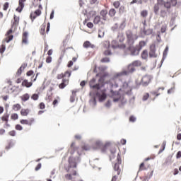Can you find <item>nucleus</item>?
Listing matches in <instances>:
<instances>
[{"label":"nucleus","instance_id":"f257e3e1","mask_svg":"<svg viewBox=\"0 0 181 181\" xmlns=\"http://www.w3.org/2000/svg\"><path fill=\"white\" fill-rule=\"evenodd\" d=\"M122 160L121 159V155L119 153L117 154V161L113 165V172H112V178L111 181H117L118 180V176L121 175L122 173Z\"/></svg>","mask_w":181,"mask_h":181},{"label":"nucleus","instance_id":"f03ea898","mask_svg":"<svg viewBox=\"0 0 181 181\" xmlns=\"http://www.w3.org/2000/svg\"><path fill=\"white\" fill-rule=\"evenodd\" d=\"M109 84L111 87L110 94L113 98V100L115 103L117 101H119V98H121V94L119 93V90H114V88H118V83H117L116 78H111L109 80Z\"/></svg>","mask_w":181,"mask_h":181},{"label":"nucleus","instance_id":"7ed1b4c3","mask_svg":"<svg viewBox=\"0 0 181 181\" xmlns=\"http://www.w3.org/2000/svg\"><path fill=\"white\" fill-rule=\"evenodd\" d=\"M111 145L110 142H106L103 144L100 140L96 141L93 144L94 149H101L103 152H105V150Z\"/></svg>","mask_w":181,"mask_h":181},{"label":"nucleus","instance_id":"20e7f679","mask_svg":"<svg viewBox=\"0 0 181 181\" xmlns=\"http://www.w3.org/2000/svg\"><path fill=\"white\" fill-rule=\"evenodd\" d=\"M126 36H127V42L130 46H132V45L135 43V40L138 39V35H134V33H132V31H131V30L126 31Z\"/></svg>","mask_w":181,"mask_h":181},{"label":"nucleus","instance_id":"39448f33","mask_svg":"<svg viewBox=\"0 0 181 181\" xmlns=\"http://www.w3.org/2000/svg\"><path fill=\"white\" fill-rule=\"evenodd\" d=\"M67 36L66 37V39L64 40L63 41V46L61 47L62 51V55L59 57V60H62L63 59V56H64V54L66 53V50L69 49V39H67Z\"/></svg>","mask_w":181,"mask_h":181},{"label":"nucleus","instance_id":"423d86ee","mask_svg":"<svg viewBox=\"0 0 181 181\" xmlns=\"http://www.w3.org/2000/svg\"><path fill=\"white\" fill-rule=\"evenodd\" d=\"M112 5L115 9H119V13H124L125 12V6H121L119 1H115L112 3Z\"/></svg>","mask_w":181,"mask_h":181},{"label":"nucleus","instance_id":"0eeeda50","mask_svg":"<svg viewBox=\"0 0 181 181\" xmlns=\"http://www.w3.org/2000/svg\"><path fill=\"white\" fill-rule=\"evenodd\" d=\"M129 51L130 52L132 56H138L141 52V48L136 45L135 47L130 45L129 47Z\"/></svg>","mask_w":181,"mask_h":181},{"label":"nucleus","instance_id":"6e6552de","mask_svg":"<svg viewBox=\"0 0 181 181\" xmlns=\"http://www.w3.org/2000/svg\"><path fill=\"white\" fill-rule=\"evenodd\" d=\"M163 8V0H158L157 4L154 5L153 11L156 15L159 13V9Z\"/></svg>","mask_w":181,"mask_h":181},{"label":"nucleus","instance_id":"1a4fd4ad","mask_svg":"<svg viewBox=\"0 0 181 181\" xmlns=\"http://www.w3.org/2000/svg\"><path fill=\"white\" fill-rule=\"evenodd\" d=\"M107 89H103L96 93L99 98V101H104L107 98Z\"/></svg>","mask_w":181,"mask_h":181},{"label":"nucleus","instance_id":"9d476101","mask_svg":"<svg viewBox=\"0 0 181 181\" xmlns=\"http://www.w3.org/2000/svg\"><path fill=\"white\" fill-rule=\"evenodd\" d=\"M89 86L93 90H100V88H101L100 83L95 84V78H94L89 81Z\"/></svg>","mask_w":181,"mask_h":181},{"label":"nucleus","instance_id":"9b49d317","mask_svg":"<svg viewBox=\"0 0 181 181\" xmlns=\"http://www.w3.org/2000/svg\"><path fill=\"white\" fill-rule=\"evenodd\" d=\"M177 4V0H170V2L164 3L163 1V8H166L167 9H169L170 6H176V4Z\"/></svg>","mask_w":181,"mask_h":181},{"label":"nucleus","instance_id":"f8f14e48","mask_svg":"<svg viewBox=\"0 0 181 181\" xmlns=\"http://www.w3.org/2000/svg\"><path fill=\"white\" fill-rule=\"evenodd\" d=\"M151 80H152V78L151 77V76L146 75L143 76V78H141L142 86H148V84L151 83Z\"/></svg>","mask_w":181,"mask_h":181},{"label":"nucleus","instance_id":"ddd939ff","mask_svg":"<svg viewBox=\"0 0 181 181\" xmlns=\"http://www.w3.org/2000/svg\"><path fill=\"white\" fill-rule=\"evenodd\" d=\"M122 89L124 90V91L125 93H127V94H128L129 93H131V91H132V87H131V86H129V82L123 83Z\"/></svg>","mask_w":181,"mask_h":181},{"label":"nucleus","instance_id":"4468645a","mask_svg":"<svg viewBox=\"0 0 181 181\" xmlns=\"http://www.w3.org/2000/svg\"><path fill=\"white\" fill-rule=\"evenodd\" d=\"M112 47L113 49H125L126 45L125 44L119 45L118 42L117 40H112Z\"/></svg>","mask_w":181,"mask_h":181},{"label":"nucleus","instance_id":"2eb2a0df","mask_svg":"<svg viewBox=\"0 0 181 181\" xmlns=\"http://www.w3.org/2000/svg\"><path fill=\"white\" fill-rule=\"evenodd\" d=\"M78 160V158H69V168L71 169L77 168V161Z\"/></svg>","mask_w":181,"mask_h":181},{"label":"nucleus","instance_id":"dca6fc26","mask_svg":"<svg viewBox=\"0 0 181 181\" xmlns=\"http://www.w3.org/2000/svg\"><path fill=\"white\" fill-rule=\"evenodd\" d=\"M23 87H26L27 88H30L32 86H33V83L32 81L29 82L27 79H24L21 83Z\"/></svg>","mask_w":181,"mask_h":181},{"label":"nucleus","instance_id":"f3484780","mask_svg":"<svg viewBox=\"0 0 181 181\" xmlns=\"http://www.w3.org/2000/svg\"><path fill=\"white\" fill-rule=\"evenodd\" d=\"M13 19L14 21L13 22L12 24V28H14V30L15 29H16V28H18V25H19V17H16V15L13 16Z\"/></svg>","mask_w":181,"mask_h":181},{"label":"nucleus","instance_id":"a211bd4d","mask_svg":"<svg viewBox=\"0 0 181 181\" xmlns=\"http://www.w3.org/2000/svg\"><path fill=\"white\" fill-rule=\"evenodd\" d=\"M93 23L95 25H98L100 23V25H104V22L101 21V17L100 16H96L93 19Z\"/></svg>","mask_w":181,"mask_h":181},{"label":"nucleus","instance_id":"6ab92c4d","mask_svg":"<svg viewBox=\"0 0 181 181\" xmlns=\"http://www.w3.org/2000/svg\"><path fill=\"white\" fill-rule=\"evenodd\" d=\"M83 47L85 49H88V47H90V49H94V47H95V45H94V44H91V42H90V41H86L83 43Z\"/></svg>","mask_w":181,"mask_h":181},{"label":"nucleus","instance_id":"aec40b11","mask_svg":"<svg viewBox=\"0 0 181 181\" xmlns=\"http://www.w3.org/2000/svg\"><path fill=\"white\" fill-rule=\"evenodd\" d=\"M108 15V11L107 10H102L100 11V16H102L103 21H107Z\"/></svg>","mask_w":181,"mask_h":181},{"label":"nucleus","instance_id":"412c9836","mask_svg":"<svg viewBox=\"0 0 181 181\" xmlns=\"http://www.w3.org/2000/svg\"><path fill=\"white\" fill-rule=\"evenodd\" d=\"M29 33H28V31H25L23 33V40L22 42L24 43L25 45H28V36Z\"/></svg>","mask_w":181,"mask_h":181},{"label":"nucleus","instance_id":"4be33fe9","mask_svg":"<svg viewBox=\"0 0 181 181\" xmlns=\"http://www.w3.org/2000/svg\"><path fill=\"white\" fill-rule=\"evenodd\" d=\"M149 57H158V55H156L155 47H151V49L149 52Z\"/></svg>","mask_w":181,"mask_h":181},{"label":"nucleus","instance_id":"5701e85b","mask_svg":"<svg viewBox=\"0 0 181 181\" xmlns=\"http://www.w3.org/2000/svg\"><path fill=\"white\" fill-rule=\"evenodd\" d=\"M29 112H30L29 109H21V114L23 117H28V115H29Z\"/></svg>","mask_w":181,"mask_h":181},{"label":"nucleus","instance_id":"b1692460","mask_svg":"<svg viewBox=\"0 0 181 181\" xmlns=\"http://www.w3.org/2000/svg\"><path fill=\"white\" fill-rule=\"evenodd\" d=\"M24 8H25V4L18 3V6L16 9V11L17 12H18L19 13H21V12H22V11H23Z\"/></svg>","mask_w":181,"mask_h":181},{"label":"nucleus","instance_id":"393cba45","mask_svg":"<svg viewBox=\"0 0 181 181\" xmlns=\"http://www.w3.org/2000/svg\"><path fill=\"white\" fill-rule=\"evenodd\" d=\"M129 74V70H124L118 74H117V77H121V76H128Z\"/></svg>","mask_w":181,"mask_h":181},{"label":"nucleus","instance_id":"a878e982","mask_svg":"<svg viewBox=\"0 0 181 181\" xmlns=\"http://www.w3.org/2000/svg\"><path fill=\"white\" fill-rule=\"evenodd\" d=\"M15 146V141L13 140H10L8 141V145L6 146V149L8 151V149H11V148H13Z\"/></svg>","mask_w":181,"mask_h":181},{"label":"nucleus","instance_id":"bb28decb","mask_svg":"<svg viewBox=\"0 0 181 181\" xmlns=\"http://www.w3.org/2000/svg\"><path fill=\"white\" fill-rule=\"evenodd\" d=\"M66 83H67V80L63 78L62 82L59 85V88H61V90H63V88H64L66 86H67Z\"/></svg>","mask_w":181,"mask_h":181},{"label":"nucleus","instance_id":"cd10ccee","mask_svg":"<svg viewBox=\"0 0 181 181\" xmlns=\"http://www.w3.org/2000/svg\"><path fill=\"white\" fill-rule=\"evenodd\" d=\"M66 74H69V70H66L65 71V74H58L57 76V78L58 80H62V78H64V77H66Z\"/></svg>","mask_w":181,"mask_h":181},{"label":"nucleus","instance_id":"c85d7f7f","mask_svg":"<svg viewBox=\"0 0 181 181\" xmlns=\"http://www.w3.org/2000/svg\"><path fill=\"white\" fill-rule=\"evenodd\" d=\"M110 42L109 41H104L103 43H102V47L103 49H110Z\"/></svg>","mask_w":181,"mask_h":181},{"label":"nucleus","instance_id":"c756f323","mask_svg":"<svg viewBox=\"0 0 181 181\" xmlns=\"http://www.w3.org/2000/svg\"><path fill=\"white\" fill-rule=\"evenodd\" d=\"M117 39L119 40V42H120L121 43H122V42H124V40H125V37L124 36V33H119V35H117Z\"/></svg>","mask_w":181,"mask_h":181},{"label":"nucleus","instance_id":"7c9ffc66","mask_svg":"<svg viewBox=\"0 0 181 181\" xmlns=\"http://www.w3.org/2000/svg\"><path fill=\"white\" fill-rule=\"evenodd\" d=\"M103 54L104 56H111L112 54V52L110 49V48L103 49Z\"/></svg>","mask_w":181,"mask_h":181},{"label":"nucleus","instance_id":"2f4dec72","mask_svg":"<svg viewBox=\"0 0 181 181\" xmlns=\"http://www.w3.org/2000/svg\"><path fill=\"white\" fill-rule=\"evenodd\" d=\"M127 71H129V73H134V71H135V66L132 64H130L127 67Z\"/></svg>","mask_w":181,"mask_h":181},{"label":"nucleus","instance_id":"473e14b6","mask_svg":"<svg viewBox=\"0 0 181 181\" xmlns=\"http://www.w3.org/2000/svg\"><path fill=\"white\" fill-rule=\"evenodd\" d=\"M1 120H2V121H4L5 122H8V121H9V114L5 113V114L2 116Z\"/></svg>","mask_w":181,"mask_h":181},{"label":"nucleus","instance_id":"72a5a7b5","mask_svg":"<svg viewBox=\"0 0 181 181\" xmlns=\"http://www.w3.org/2000/svg\"><path fill=\"white\" fill-rule=\"evenodd\" d=\"M117 13V11L115 10V8H110L109 11V16L111 18H113V16H115V14Z\"/></svg>","mask_w":181,"mask_h":181},{"label":"nucleus","instance_id":"f704fd0d","mask_svg":"<svg viewBox=\"0 0 181 181\" xmlns=\"http://www.w3.org/2000/svg\"><path fill=\"white\" fill-rule=\"evenodd\" d=\"M141 58L144 59V60H146L148 59V50L144 49L141 53Z\"/></svg>","mask_w":181,"mask_h":181},{"label":"nucleus","instance_id":"c9c22d12","mask_svg":"<svg viewBox=\"0 0 181 181\" xmlns=\"http://www.w3.org/2000/svg\"><path fill=\"white\" fill-rule=\"evenodd\" d=\"M29 98H30V95H29L28 93H25L22 96L21 100H22V101H24V103H25V102L28 101V100H29Z\"/></svg>","mask_w":181,"mask_h":181},{"label":"nucleus","instance_id":"e433bc0d","mask_svg":"<svg viewBox=\"0 0 181 181\" xmlns=\"http://www.w3.org/2000/svg\"><path fill=\"white\" fill-rule=\"evenodd\" d=\"M132 65L134 66V67H140V66H142V62L141 61L136 60L132 63Z\"/></svg>","mask_w":181,"mask_h":181},{"label":"nucleus","instance_id":"4c0bfd02","mask_svg":"<svg viewBox=\"0 0 181 181\" xmlns=\"http://www.w3.org/2000/svg\"><path fill=\"white\" fill-rule=\"evenodd\" d=\"M76 91L75 90H73L72 91V95H71V98H70V101H71V103H74V101L76 100Z\"/></svg>","mask_w":181,"mask_h":181},{"label":"nucleus","instance_id":"58836bf2","mask_svg":"<svg viewBox=\"0 0 181 181\" xmlns=\"http://www.w3.org/2000/svg\"><path fill=\"white\" fill-rule=\"evenodd\" d=\"M146 45V42H145V41H140L139 45H138L137 47H139V49H140V50H142V48Z\"/></svg>","mask_w":181,"mask_h":181},{"label":"nucleus","instance_id":"ea45409f","mask_svg":"<svg viewBox=\"0 0 181 181\" xmlns=\"http://www.w3.org/2000/svg\"><path fill=\"white\" fill-rule=\"evenodd\" d=\"M21 105L19 103L15 104L13 105V110H14V111H19V110H21Z\"/></svg>","mask_w":181,"mask_h":181},{"label":"nucleus","instance_id":"a19ab883","mask_svg":"<svg viewBox=\"0 0 181 181\" xmlns=\"http://www.w3.org/2000/svg\"><path fill=\"white\" fill-rule=\"evenodd\" d=\"M45 32H46V25H42L41 26V29L40 30V33L41 35H45Z\"/></svg>","mask_w":181,"mask_h":181},{"label":"nucleus","instance_id":"79ce46f5","mask_svg":"<svg viewBox=\"0 0 181 181\" xmlns=\"http://www.w3.org/2000/svg\"><path fill=\"white\" fill-rule=\"evenodd\" d=\"M31 99L34 100V101H37L39 100V95L37 93H34L31 96Z\"/></svg>","mask_w":181,"mask_h":181},{"label":"nucleus","instance_id":"37998d69","mask_svg":"<svg viewBox=\"0 0 181 181\" xmlns=\"http://www.w3.org/2000/svg\"><path fill=\"white\" fill-rule=\"evenodd\" d=\"M141 16L142 18H146V16H148V11L147 10H143L141 12Z\"/></svg>","mask_w":181,"mask_h":181},{"label":"nucleus","instance_id":"c03bdc74","mask_svg":"<svg viewBox=\"0 0 181 181\" xmlns=\"http://www.w3.org/2000/svg\"><path fill=\"white\" fill-rule=\"evenodd\" d=\"M11 118L15 121L19 118V115H18L17 113H13V114H11Z\"/></svg>","mask_w":181,"mask_h":181},{"label":"nucleus","instance_id":"a18cd8bd","mask_svg":"<svg viewBox=\"0 0 181 181\" xmlns=\"http://www.w3.org/2000/svg\"><path fill=\"white\" fill-rule=\"evenodd\" d=\"M167 12H166V10L162 8L161 11H160V16L161 18H165V16H166L167 15Z\"/></svg>","mask_w":181,"mask_h":181},{"label":"nucleus","instance_id":"49530a36","mask_svg":"<svg viewBox=\"0 0 181 181\" xmlns=\"http://www.w3.org/2000/svg\"><path fill=\"white\" fill-rule=\"evenodd\" d=\"M102 63H110V58L108 57H103L100 59Z\"/></svg>","mask_w":181,"mask_h":181},{"label":"nucleus","instance_id":"de8ad7c7","mask_svg":"<svg viewBox=\"0 0 181 181\" xmlns=\"http://www.w3.org/2000/svg\"><path fill=\"white\" fill-rule=\"evenodd\" d=\"M105 32L104 30H98V37H104Z\"/></svg>","mask_w":181,"mask_h":181},{"label":"nucleus","instance_id":"09e8293b","mask_svg":"<svg viewBox=\"0 0 181 181\" xmlns=\"http://www.w3.org/2000/svg\"><path fill=\"white\" fill-rule=\"evenodd\" d=\"M146 167H145V163H141L140 164V166H139V170L140 171L146 170Z\"/></svg>","mask_w":181,"mask_h":181},{"label":"nucleus","instance_id":"8fccbe9b","mask_svg":"<svg viewBox=\"0 0 181 181\" xmlns=\"http://www.w3.org/2000/svg\"><path fill=\"white\" fill-rule=\"evenodd\" d=\"M34 13L37 16H40L42 15V11L40 9H37L35 11Z\"/></svg>","mask_w":181,"mask_h":181},{"label":"nucleus","instance_id":"3c124183","mask_svg":"<svg viewBox=\"0 0 181 181\" xmlns=\"http://www.w3.org/2000/svg\"><path fill=\"white\" fill-rule=\"evenodd\" d=\"M21 124H23V125H28L29 124V120L28 119H21L20 121Z\"/></svg>","mask_w":181,"mask_h":181},{"label":"nucleus","instance_id":"603ef678","mask_svg":"<svg viewBox=\"0 0 181 181\" xmlns=\"http://www.w3.org/2000/svg\"><path fill=\"white\" fill-rule=\"evenodd\" d=\"M5 50H6V47L5 46V45H2L0 48V53L2 54V53H4Z\"/></svg>","mask_w":181,"mask_h":181},{"label":"nucleus","instance_id":"864d4df0","mask_svg":"<svg viewBox=\"0 0 181 181\" xmlns=\"http://www.w3.org/2000/svg\"><path fill=\"white\" fill-rule=\"evenodd\" d=\"M40 110H45L46 108V105H45V103L41 102L39 105Z\"/></svg>","mask_w":181,"mask_h":181},{"label":"nucleus","instance_id":"5fc2aeb1","mask_svg":"<svg viewBox=\"0 0 181 181\" xmlns=\"http://www.w3.org/2000/svg\"><path fill=\"white\" fill-rule=\"evenodd\" d=\"M8 8H9V3L8 2H6L4 4V7H3L4 11H8Z\"/></svg>","mask_w":181,"mask_h":181},{"label":"nucleus","instance_id":"6e6d98bb","mask_svg":"<svg viewBox=\"0 0 181 181\" xmlns=\"http://www.w3.org/2000/svg\"><path fill=\"white\" fill-rule=\"evenodd\" d=\"M34 73L33 70H30L27 71L26 76H28V77H30V76H33Z\"/></svg>","mask_w":181,"mask_h":181},{"label":"nucleus","instance_id":"4d7b16f0","mask_svg":"<svg viewBox=\"0 0 181 181\" xmlns=\"http://www.w3.org/2000/svg\"><path fill=\"white\" fill-rule=\"evenodd\" d=\"M11 40H13V35H10L9 37L6 39V42L9 43V42H11Z\"/></svg>","mask_w":181,"mask_h":181},{"label":"nucleus","instance_id":"13d9d810","mask_svg":"<svg viewBox=\"0 0 181 181\" xmlns=\"http://www.w3.org/2000/svg\"><path fill=\"white\" fill-rule=\"evenodd\" d=\"M16 129L17 131H22V129H23V127L21 124H16Z\"/></svg>","mask_w":181,"mask_h":181},{"label":"nucleus","instance_id":"bf43d9fd","mask_svg":"<svg viewBox=\"0 0 181 181\" xmlns=\"http://www.w3.org/2000/svg\"><path fill=\"white\" fill-rule=\"evenodd\" d=\"M42 168V163H38L37 165V166L35 167V170L36 171V172H37V170H40V169Z\"/></svg>","mask_w":181,"mask_h":181},{"label":"nucleus","instance_id":"052dcab7","mask_svg":"<svg viewBox=\"0 0 181 181\" xmlns=\"http://www.w3.org/2000/svg\"><path fill=\"white\" fill-rule=\"evenodd\" d=\"M149 98V93H145L143 96V101H146Z\"/></svg>","mask_w":181,"mask_h":181},{"label":"nucleus","instance_id":"680f3d73","mask_svg":"<svg viewBox=\"0 0 181 181\" xmlns=\"http://www.w3.org/2000/svg\"><path fill=\"white\" fill-rule=\"evenodd\" d=\"M30 18L32 22H33V21H35L36 19V18H37V16L33 15V13H31L30 15Z\"/></svg>","mask_w":181,"mask_h":181},{"label":"nucleus","instance_id":"e2e57ef3","mask_svg":"<svg viewBox=\"0 0 181 181\" xmlns=\"http://www.w3.org/2000/svg\"><path fill=\"white\" fill-rule=\"evenodd\" d=\"M8 134L11 136H16V131H15V130L11 131V132H9Z\"/></svg>","mask_w":181,"mask_h":181},{"label":"nucleus","instance_id":"0e129e2a","mask_svg":"<svg viewBox=\"0 0 181 181\" xmlns=\"http://www.w3.org/2000/svg\"><path fill=\"white\" fill-rule=\"evenodd\" d=\"M161 33H165L166 32V25H163L160 29Z\"/></svg>","mask_w":181,"mask_h":181},{"label":"nucleus","instance_id":"69168bd1","mask_svg":"<svg viewBox=\"0 0 181 181\" xmlns=\"http://www.w3.org/2000/svg\"><path fill=\"white\" fill-rule=\"evenodd\" d=\"M135 121H136V118H135L134 116H130L129 122H135Z\"/></svg>","mask_w":181,"mask_h":181},{"label":"nucleus","instance_id":"338daca9","mask_svg":"<svg viewBox=\"0 0 181 181\" xmlns=\"http://www.w3.org/2000/svg\"><path fill=\"white\" fill-rule=\"evenodd\" d=\"M17 76H21V74H22V67H19V69H18V71H17Z\"/></svg>","mask_w":181,"mask_h":181},{"label":"nucleus","instance_id":"774afa93","mask_svg":"<svg viewBox=\"0 0 181 181\" xmlns=\"http://www.w3.org/2000/svg\"><path fill=\"white\" fill-rule=\"evenodd\" d=\"M46 63H52V57H47L46 59Z\"/></svg>","mask_w":181,"mask_h":181}]
</instances>
